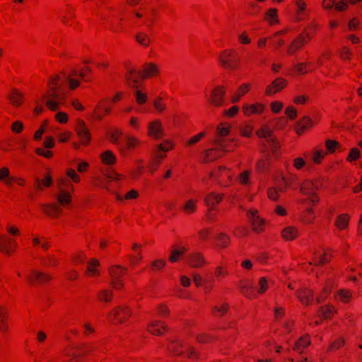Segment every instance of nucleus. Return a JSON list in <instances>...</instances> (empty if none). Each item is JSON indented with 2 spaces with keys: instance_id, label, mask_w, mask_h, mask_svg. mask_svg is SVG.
Masks as SVG:
<instances>
[{
  "instance_id": "f257e3e1",
  "label": "nucleus",
  "mask_w": 362,
  "mask_h": 362,
  "mask_svg": "<svg viewBox=\"0 0 362 362\" xmlns=\"http://www.w3.org/2000/svg\"><path fill=\"white\" fill-rule=\"evenodd\" d=\"M69 82L71 90L77 88L80 83L78 80L64 74V78L59 75H53L48 79L47 91L42 95V99L47 107L51 111H57L64 103L66 95L64 91V83Z\"/></svg>"
},
{
  "instance_id": "f03ea898",
  "label": "nucleus",
  "mask_w": 362,
  "mask_h": 362,
  "mask_svg": "<svg viewBox=\"0 0 362 362\" xmlns=\"http://www.w3.org/2000/svg\"><path fill=\"white\" fill-rule=\"evenodd\" d=\"M71 192H70V191H59V193L56 197L59 204L56 203L42 204H41L42 211L49 217H59L62 211L61 206H68L71 202Z\"/></svg>"
},
{
  "instance_id": "7ed1b4c3",
  "label": "nucleus",
  "mask_w": 362,
  "mask_h": 362,
  "mask_svg": "<svg viewBox=\"0 0 362 362\" xmlns=\"http://www.w3.org/2000/svg\"><path fill=\"white\" fill-rule=\"evenodd\" d=\"M214 147L204 151L202 153L203 161L209 163L223 156L225 152L229 151L228 142L223 139H214Z\"/></svg>"
},
{
  "instance_id": "20e7f679",
  "label": "nucleus",
  "mask_w": 362,
  "mask_h": 362,
  "mask_svg": "<svg viewBox=\"0 0 362 362\" xmlns=\"http://www.w3.org/2000/svg\"><path fill=\"white\" fill-rule=\"evenodd\" d=\"M218 62L223 69L232 71L238 67L240 59L234 49H226L219 53Z\"/></svg>"
},
{
  "instance_id": "39448f33",
  "label": "nucleus",
  "mask_w": 362,
  "mask_h": 362,
  "mask_svg": "<svg viewBox=\"0 0 362 362\" xmlns=\"http://www.w3.org/2000/svg\"><path fill=\"white\" fill-rule=\"evenodd\" d=\"M132 315L130 308L127 305H119L112 309L107 315L108 320L112 324L124 323Z\"/></svg>"
},
{
  "instance_id": "423d86ee",
  "label": "nucleus",
  "mask_w": 362,
  "mask_h": 362,
  "mask_svg": "<svg viewBox=\"0 0 362 362\" xmlns=\"http://www.w3.org/2000/svg\"><path fill=\"white\" fill-rule=\"evenodd\" d=\"M169 351L176 356H183L189 359L194 360L197 358V354L191 346L187 347L179 341H173L168 345Z\"/></svg>"
},
{
  "instance_id": "0eeeda50",
  "label": "nucleus",
  "mask_w": 362,
  "mask_h": 362,
  "mask_svg": "<svg viewBox=\"0 0 362 362\" xmlns=\"http://www.w3.org/2000/svg\"><path fill=\"white\" fill-rule=\"evenodd\" d=\"M210 177L217 180L219 185L222 187L229 186L233 177L230 169L220 166L216 172H211Z\"/></svg>"
},
{
  "instance_id": "6e6552de",
  "label": "nucleus",
  "mask_w": 362,
  "mask_h": 362,
  "mask_svg": "<svg viewBox=\"0 0 362 362\" xmlns=\"http://www.w3.org/2000/svg\"><path fill=\"white\" fill-rule=\"evenodd\" d=\"M225 87L223 86H217L210 92L208 101L214 107H221L225 103Z\"/></svg>"
},
{
  "instance_id": "1a4fd4ad",
  "label": "nucleus",
  "mask_w": 362,
  "mask_h": 362,
  "mask_svg": "<svg viewBox=\"0 0 362 362\" xmlns=\"http://www.w3.org/2000/svg\"><path fill=\"white\" fill-rule=\"evenodd\" d=\"M98 349V347L95 344H85L77 348L76 351L67 352L66 355L71 358L69 362H78L81 356L89 355Z\"/></svg>"
},
{
  "instance_id": "9d476101",
  "label": "nucleus",
  "mask_w": 362,
  "mask_h": 362,
  "mask_svg": "<svg viewBox=\"0 0 362 362\" xmlns=\"http://www.w3.org/2000/svg\"><path fill=\"white\" fill-rule=\"evenodd\" d=\"M17 243L13 238L7 235H0V251L10 256L16 250Z\"/></svg>"
},
{
  "instance_id": "9b49d317",
  "label": "nucleus",
  "mask_w": 362,
  "mask_h": 362,
  "mask_svg": "<svg viewBox=\"0 0 362 362\" xmlns=\"http://www.w3.org/2000/svg\"><path fill=\"white\" fill-rule=\"evenodd\" d=\"M28 281L33 285L43 284L52 280V276L47 273L32 269L30 274L26 277Z\"/></svg>"
},
{
  "instance_id": "f8f14e48",
  "label": "nucleus",
  "mask_w": 362,
  "mask_h": 362,
  "mask_svg": "<svg viewBox=\"0 0 362 362\" xmlns=\"http://www.w3.org/2000/svg\"><path fill=\"white\" fill-rule=\"evenodd\" d=\"M309 42L300 34H298L289 44L287 47L286 53L291 56L300 51L303 47Z\"/></svg>"
},
{
  "instance_id": "ddd939ff",
  "label": "nucleus",
  "mask_w": 362,
  "mask_h": 362,
  "mask_svg": "<svg viewBox=\"0 0 362 362\" xmlns=\"http://www.w3.org/2000/svg\"><path fill=\"white\" fill-rule=\"evenodd\" d=\"M288 85V81L284 78L278 77L274 79L266 88L265 94L272 95L281 91Z\"/></svg>"
},
{
  "instance_id": "4468645a",
  "label": "nucleus",
  "mask_w": 362,
  "mask_h": 362,
  "mask_svg": "<svg viewBox=\"0 0 362 362\" xmlns=\"http://www.w3.org/2000/svg\"><path fill=\"white\" fill-rule=\"evenodd\" d=\"M148 135L156 139H160L165 136L163 127L160 120L156 119L148 124Z\"/></svg>"
},
{
  "instance_id": "2eb2a0df",
  "label": "nucleus",
  "mask_w": 362,
  "mask_h": 362,
  "mask_svg": "<svg viewBox=\"0 0 362 362\" xmlns=\"http://www.w3.org/2000/svg\"><path fill=\"white\" fill-rule=\"evenodd\" d=\"M256 214L257 211L255 214L250 210V228L253 232L259 234L265 230L266 223L264 218L256 215Z\"/></svg>"
},
{
  "instance_id": "dca6fc26",
  "label": "nucleus",
  "mask_w": 362,
  "mask_h": 362,
  "mask_svg": "<svg viewBox=\"0 0 362 362\" xmlns=\"http://www.w3.org/2000/svg\"><path fill=\"white\" fill-rule=\"evenodd\" d=\"M76 130L78 137L80 138L81 142L83 145H88L90 141L91 136L90 133L86 126L85 122L78 119L77 122Z\"/></svg>"
},
{
  "instance_id": "f3484780",
  "label": "nucleus",
  "mask_w": 362,
  "mask_h": 362,
  "mask_svg": "<svg viewBox=\"0 0 362 362\" xmlns=\"http://www.w3.org/2000/svg\"><path fill=\"white\" fill-rule=\"evenodd\" d=\"M159 74V68L154 63H148L144 65L142 71H139L138 75L143 79L156 76Z\"/></svg>"
},
{
  "instance_id": "a211bd4d",
  "label": "nucleus",
  "mask_w": 362,
  "mask_h": 362,
  "mask_svg": "<svg viewBox=\"0 0 362 362\" xmlns=\"http://www.w3.org/2000/svg\"><path fill=\"white\" fill-rule=\"evenodd\" d=\"M313 123L312 119L308 116H304L296 125L295 130L298 135L300 136L304 132L313 127Z\"/></svg>"
},
{
  "instance_id": "6ab92c4d",
  "label": "nucleus",
  "mask_w": 362,
  "mask_h": 362,
  "mask_svg": "<svg viewBox=\"0 0 362 362\" xmlns=\"http://www.w3.org/2000/svg\"><path fill=\"white\" fill-rule=\"evenodd\" d=\"M281 235L285 241H293L299 237L300 233L296 227L289 226L281 230Z\"/></svg>"
},
{
  "instance_id": "aec40b11",
  "label": "nucleus",
  "mask_w": 362,
  "mask_h": 362,
  "mask_svg": "<svg viewBox=\"0 0 362 362\" xmlns=\"http://www.w3.org/2000/svg\"><path fill=\"white\" fill-rule=\"evenodd\" d=\"M337 286L336 281L332 279H329L326 281L325 286L322 290L321 293L317 298V302L318 303H322L329 294L331 293L332 289Z\"/></svg>"
},
{
  "instance_id": "412c9836",
  "label": "nucleus",
  "mask_w": 362,
  "mask_h": 362,
  "mask_svg": "<svg viewBox=\"0 0 362 362\" xmlns=\"http://www.w3.org/2000/svg\"><path fill=\"white\" fill-rule=\"evenodd\" d=\"M187 262L193 268L202 267L206 263L204 256L199 252L189 254L187 256Z\"/></svg>"
},
{
  "instance_id": "4be33fe9",
  "label": "nucleus",
  "mask_w": 362,
  "mask_h": 362,
  "mask_svg": "<svg viewBox=\"0 0 362 362\" xmlns=\"http://www.w3.org/2000/svg\"><path fill=\"white\" fill-rule=\"evenodd\" d=\"M296 296L303 305H308L313 300V292L308 288L298 290Z\"/></svg>"
},
{
  "instance_id": "5701e85b",
  "label": "nucleus",
  "mask_w": 362,
  "mask_h": 362,
  "mask_svg": "<svg viewBox=\"0 0 362 362\" xmlns=\"http://www.w3.org/2000/svg\"><path fill=\"white\" fill-rule=\"evenodd\" d=\"M127 74L125 76L127 84L129 86L134 89L139 88V81L137 77L135 76L136 71L134 68L127 66Z\"/></svg>"
},
{
  "instance_id": "b1692460",
  "label": "nucleus",
  "mask_w": 362,
  "mask_h": 362,
  "mask_svg": "<svg viewBox=\"0 0 362 362\" xmlns=\"http://www.w3.org/2000/svg\"><path fill=\"white\" fill-rule=\"evenodd\" d=\"M319 28V24L313 21L308 24L300 34L310 42V40L315 35Z\"/></svg>"
},
{
  "instance_id": "393cba45",
  "label": "nucleus",
  "mask_w": 362,
  "mask_h": 362,
  "mask_svg": "<svg viewBox=\"0 0 362 362\" xmlns=\"http://www.w3.org/2000/svg\"><path fill=\"white\" fill-rule=\"evenodd\" d=\"M166 326L160 321H152L148 326V331L155 335H161L166 330Z\"/></svg>"
},
{
  "instance_id": "a878e982",
  "label": "nucleus",
  "mask_w": 362,
  "mask_h": 362,
  "mask_svg": "<svg viewBox=\"0 0 362 362\" xmlns=\"http://www.w3.org/2000/svg\"><path fill=\"white\" fill-rule=\"evenodd\" d=\"M223 197V194L211 192L206 196L204 201L209 208L214 209L215 206L222 201Z\"/></svg>"
},
{
  "instance_id": "bb28decb",
  "label": "nucleus",
  "mask_w": 362,
  "mask_h": 362,
  "mask_svg": "<svg viewBox=\"0 0 362 362\" xmlns=\"http://www.w3.org/2000/svg\"><path fill=\"white\" fill-rule=\"evenodd\" d=\"M264 145L265 146L266 148L270 149L274 157L277 158L279 156V150L281 148V145L276 137L265 140V143H264Z\"/></svg>"
},
{
  "instance_id": "cd10ccee",
  "label": "nucleus",
  "mask_w": 362,
  "mask_h": 362,
  "mask_svg": "<svg viewBox=\"0 0 362 362\" xmlns=\"http://www.w3.org/2000/svg\"><path fill=\"white\" fill-rule=\"evenodd\" d=\"M350 221V216L348 214H341L336 217L334 226L340 230L348 228Z\"/></svg>"
},
{
  "instance_id": "c85d7f7f",
  "label": "nucleus",
  "mask_w": 362,
  "mask_h": 362,
  "mask_svg": "<svg viewBox=\"0 0 362 362\" xmlns=\"http://www.w3.org/2000/svg\"><path fill=\"white\" fill-rule=\"evenodd\" d=\"M310 344L309 335H303L300 337L295 343L293 349L299 353H302Z\"/></svg>"
},
{
  "instance_id": "c756f323",
  "label": "nucleus",
  "mask_w": 362,
  "mask_h": 362,
  "mask_svg": "<svg viewBox=\"0 0 362 362\" xmlns=\"http://www.w3.org/2000/svg\"><path fill=\"white\" fill-rule=\"evenodd\" d=\"M23 94L16 89H13L8 95V99L15 107L21 106L23 103Z\"/></svg>"
},
{
  "instance_id": "7c9ffc66",
  "label": "nucleus",
  "mask_w": 362,
  "mask_h": 362,
  "mask_svg": "<svg viewBox=\"0 0 362 362\" xmlns=\"http://www.w3.org/2000/svg\"><path fill=\"white\" fill-rule=\"evenodd\" d=\"M268 289V282L265 277H261L258 282L257 293L250 292V298H257L258 295L264 294Z\"/></svg>"
},
{
  "instance_id": "2f4dec72",
  "label": "nucleus",
  "mask_w": 362,
  "mask_h": 362,
  "mask_svg": "<svg viewBox=\"0 0 362 362\" xmlns=\"http://www.w3.org/2000/svg\"><path fill=\"white\" fill-rule=\"evenodd\" d=\"M215 239L216 241V245L220 248L227 247L230 242V237L224 233L217 234Z\"/></svg>"
},
{
  "instance_id": "473e14b6",
  "label": "nucleus",
  "mask_w": 362,
  "mask_h": 362,
  "mask_svg": "<svg viewBox=\"0 0 362 362\" xmlns=\"http://www.w3.org/2000/svg\"><path fill=\"white\" fill-rule=\"evenodd\" d=\"M126 272L127 269L120 265H115L109 269V273L111 279L122 278Z\"/></svg>"
},
{
  "instance_id": "72a5a7b5",
  "label": "nucleus",
  "mask_w": 362,
  "mask_h": 362,
  "mask_svg": "<svg viewBox=\"0 0 362 362\" xmlns=\"http://www.w3.org/2000/svg\"><path fill=\"white\" fill-rule=\"evenodd\" d=\"M264 20L269 25L277 23L279 22L277 9L274 8H269L265 13Z\"/></svg>"
},
{
  "instance_id": "f704fd0d",
  "label": "nucleus",
  "mask_w": 362,
  "mask_h": 362,
  "mask_svg": "<svg viewBox=\"0 0 362 362\" xmlns=\"http://www.w3.org/2000/svg\"><path fill=\"white\" fill-rule=\"evenodd\" d=\"M8 316V310L4 307L0 306V332H1L8 331V327L6 323Z\"/></svg>"
},
{
  "instance_id": "c9c22d12",
  "label": "nucleus",
  "mask_w": 362,
  "mask_h": 362,
  "mask_svg": "<svg viewBox=\"0 0 362 362\" xmlns=\"http://www.w3.org/2000/svg\"><path fill=\"white\" fill-rule=\"evenodd\" d=\"M337 300H340L344 303H349L352 297V293L349 290L341 289L334 295Z\"/></svg>"
},
{
  "instance_id": "e433bc0d",
  "label": "nucleus",
  "mask_w": 362,
  "mask_h": 362,
  "mask_svg": "<svg viewBox=\"0 0 362 362\" xmlns=\"http://www.w3.org/2000/svg\"><path fill=\"white\" fill-rule=\"evenodd\" d=\"M270 156L269 153H265L264 157L258 160L257 163V169L259 172H264L269 169L270 164Z\"/></svg>"
},
{
  "instance_id": "4c0bfd02",
  "label": "nucleus",
  "mask_w": 362,
  "mask_h": 362,
  "mask_svg": "<svg viewBox=\"0 0 362 362\" xmlns=\"http://www.w3.org/2000/svg\"><path fill=\"white\" fill-rule=\"evenodd\" d=\"M98 299L101 302L110 303L113 298V293L110 289H103L97 294Z\"/></svg>"
},
{
  "instance_id": "58836bf2",
  "label": "nucleus",
  "mask_w": 362,
  "mask_h": 362,
  "mask_svg": "<svg viewBox=\"0 0 362 362\" xmlns=\"http://www.w3.org/2000/svg\"><path fill=\"white\" fill-rule=\"evenodd\" d=\"M288 188L296 189L299 186V180L297 175H291L288 177H282Z\"/></svg>"
},
{
  "instance_id": "ea45409f",
  "label": "nucleus",
  "mask_w": 362,
  "mask_h": 362,
  "mask_svg": "<svg viewBox=\"0 0 362 362\" xmlns=\"http://www.w3.org/2000/svg\"><path fill=\"white\" fill-rule=\"evenodd\" d=\"M256 134L259 138H264L266 140L273 139V132L267 125H263L256 132Z\"/></svg>"
},
{
  "instance_id": "a19ab883",
  "label": "nucleus",
  "mask_w": 362,
  "mask_h": 362,
  "mask_svg": "<svg viewBox=\"0 0 362 362\" xmlns=\"http://www.w3.org/2000/svg\"><path fill=\"white\" fill-rule=\"evenodd\" d=\"M57 187L59 191L64 190L70 191V192L74 191V185L69 179L65 177L59 180L57 182Z\"/></svg>"
},
{
  "instance_id": "79ce46f5",
  "label": "nucleus",
  "mask_w": 362,
  "mask_h": 362,
  "mask_svg": "<svg viewBox=\"0 0 362 362\" xmlns=\"http://www.w3.org/2000/svg\"><path fill=\"white\" fill-rule=\"evenodd\" d=\"M327 152L325 151L323 149H318L317 148H315L313 150L312 161L315 164H320L322 162Z\"/></svg>"
},
{
  "instance_id": "37998d69",
  "label": "nucleus",
  "mask_w": 362,
  "mask_h": 362,
  "mask_svg": "<svg viewBox=\"0 0 362 362\" xmlns=\"http://www.w3.org/2000/svg\"><path fill=\"white\" fill-rule=\"evenodd\" d=\"M100 265V262L96 259H92L88 262V268L86 272V274L90 276L98 275L97 267Z\"/></svg>"
},
{
  "instance_id": "c03bdc74",
  "label": "nucleus",
  "mask_w": 362,
  "mask_h": 362,
  "mask_svg": "<svg viewBox=\"0 0 362 362\" xmlns=\"http://www.w3.org/2000/svg\"><path fill=\"white\" fill-rule=\"evenodd\" d=\"M300 192L303 194H310L315 192L314 183L311 180L304 181L300 187Z\"/></svg>"
},
{
  "instance_id": "a18cd8bd",
  "label": "nucleus",
  "mask_w": 362,
  "mask_h": 362,
  "mask_svg": "<svg viewBox=\"0 0 362 362\" xmlns=\"http://www.w3.org/2000/svg\"><path fill=\"white\" fill-rule=\"evenodd\" d=\"M249 90L248 85L247 83L241 86L238 91L231 97V102L233 103H238L241 97L244 95Z\"/></svg>"
},
{
  "instance_id": "49530a36",
  "label": "nucleus",
  "mask_w": 362,
  "mask_h": 362,
  "mask_svg": "<svg viewBox=\"0 0 362 362\" xmlns=\"http://www.w3.org/2000/svg\"><path fill=\"white\" fill-rule=\"evenodd\" d=\"M320 313L325 319H331L336 313V310L332 305H325L320 308Z\"/></svg>"
},
{
  "instance_id": "de8ad7c7",
  "label": "nucleus",
  "mask_w": 362,
  "mask_h": 362,
  "mask_svg": "<svg viewBox=\"0 0 362 362\" xmlns=\"http://www.w3.org/2000/svg\"><path fill=\"white\" fill-rule=\"evenodd\" d=\"M101 159L104 164L109 165L115 164L116 161V157L110 151H106L102 153Z\"/></svg>"
},
{
  "instance_id": "09e8293b",
  "label": "nucleus",
  "mask_w": 362,
  "mask_h": 362,
  "mask_svg": "<svg viewBox=\"0 0 362 362\" xmlns=\"http://www.w3.org/2000/svg\"><path fill=\"white\" fill-rule=\"evenodd\" d=\"M100 108L103 110L105 114H106V115H109L111 112V108L110 107H103L102 106V102H100V104L98 106H96V107L95 108V110L93 112V115H92L93 117L96 120H102L103 118V116L100 113H99L98 111V110Z\"/></svg>"
},
{
  "instance_id": "8fccbe9b",
  "label": "nucleus",
  "mask_w": 362,
  "mask_h": 362,
  "mask_svg": "<svg viewBox=\"0 0 362 362\" xmlns=\"http://www.w3.org/2000/svg\"><path fill=\"white\" fill-rule=\"evenodd\" d=\"M311 64V62H301L298 63L293 66V69L298 74H305L308 73L309 71V66Z\"/></svg>"
},
{
  "instance_id": "3c124183",
  "label": "nucleus",
  "mask_w": 362,
  "mask_h": 362,
  "mask_svg": "<svg viewBox=\"0 0 362 362\" xmlns=\"http://www.w3.org/2000/svg\"><path fill=\"white\" fill-rule=\"evenodd\" d=\"M228 309V304L222 303L220 305H216L212 309V313L215 316L221 317L223 316Z\"/></svg>"
},
{
  "instance_id": "603ef678",
  "label": "nucleus",
  "mask_w": 362,
  "mask_h": 362,
  "mask_svg": "<svg viewBox=\"0 0 362 362\" xmlns=\"http://www.w3.org/2000/svg\"><path fill=\"white\" fill-rule=\"evenodd\" d=\"M327 153H334L340 147V144L335 140L327 139L325 141Z\"/></svg>"
},
{
  "instance_id": "864d4df0",
  "label": "nucleus",
  "mask_w": 362,
  "mask_h": 362,
  "mask_svg": "<svg viewBox=\"0 0 362 362\" xmlns=\"http://www.w3.org/2000/svg\"><path fill=\"white\" fill-rule=\"evenodd\" d=\"M122 131L119 129L116 128L110 130L107 134V136L113 144H117L119 141V138L122 136Z\"/></svg>"
},
{
  "instance_id": "5fc2aeb1",
  "label": "nucleus",
  "mask_w": 362,
  "mask_h": 362,
  "mask_svg": "<svg viewBox=\"0 0 362 362\" xmlns=\"http://www.w3.org/2000/svg\"><path fill=\"white\" fill-rule=\"evenodd\" d=\"M136 40L144 47H148L151 43L150 37L144 33H139L136 35Z\"/></svg>"
},
{
  "instance_id": "6e6d98bb",
  "label": "nucleus",
  "mask_w": 362,
  "mask_h": 362,
  "mask_svg": "<svg viewBox=\"0 0 362 362\" xmlns=\"http://www.w3.org/2000/svg\"><path fill=\"white\" fill-rule=\"evenodd\" d=\"M315 219L314 211L312 209H308L302 215V221L305 224H310Z\"/></svg>"
},
{
  "instance_id": "4d7b16f0",
  "label": "nucleus",
  "mask_w": 362,
  "mask_h": 362,
  "mask_svg": "<svg viewBox=\"0 0 362 362\" xmlns=\"http://www.w3.org/2000/svg\"><path fill=\"white\" fill-rule=\"evenodd\" d=\"M230 126L228 124H221L217 127V135L214 139H222L221 137L226 136L228 134Z\"/></svg>"
},
{
  "instance_id": "13d9d810",
  "label": "nucleus",
  "mask_w": 362,
  "mask_h": 362,
  "mask_svg": "<svg viewBox=\"0 0 362 362\" xmlns=\"http://www.w3.org/2000/svg\"><path fill=\"white\" fill-rule=\"evenodd\" d=\"M185 251H186L185 247L173 250L171 252L170 257H169L170 262H175L178 261L180 257L184 254V252Z\"/></svg>"
},
{
  "instance_id": "bf43d9fd",
  "label": "nucleus",
  "mask_w": 362,
  "mask_h": 362,
  "mask_svg": "<svg viewBox=\"0 0 362 362\" xmlns=\"http://www.w3.org/2000/svg\"><path fill=\"white\" fill-rule=\"evenodd\" d=\"M183 209L188 214H192L196 211L197 209V200L189 199L184 205Z\"/></svg>"
},
{
  "instance_id": "052dcab7",
  "label": "nucleus",
  "mask_w": 362,
  "mask_h": 362,
  "mask_svg": "<svg viewBox=\"0 0 362 362\" xmlns=\"http://www.w3.org/2000/svg\"><path fill=\"white\" fill-rule=\"evenodd\" d=\"M265 110V105L260 103L250 105V114H262Z\"/></svg>"
},
{
  "instance_id": "680f3d73",
  "label": "nucleus",
  "mask_w": 362,
  "mask_h": 362,
  "mask_svg": "<svg viewBox=\"0 0 362 362\" xmlns=\"http://www.w3.org/2000/svg\"><path fill=\"white\" fill-rule=\"evenodd\" d=\"M279 193L281 192L276 187H269L267 190L268 197L274 202H277L279 200Z\"/></svg>"
},
{
  "instance_id": "e2e57ef3",
  "label": "nucleus",
  "mask_w": 362,
  "mask_h": 362,
  "mask_svg": "<svg viewBox=\"0 0 362 362\" xmlns=\"http://www.w3.org/2000/svg\"><path fill=\"white\" fill-rule=\"evenodd\" d=\"M352 55L351 50L347 47H343L339 50V56L344 60H350L352 58Z\"/></svg>"
},
{
  "instance_id": "0e129e2a",
  "label": "nucleus",
  "mask_w": 362,
  "mask_h": 362,
  "mask_svg": "<svg viewBox=\"0 0 362 362\" xmlns=\"http://www.w3.org/2000/svg\"><path fill=\"white\" fill-rule=\"evenodd\" d=\"M134 95L136 98V101L139 105H143L147 101V95L146 93H142L141 90L137 88L134 91Z\"/></svg>"
},
{
  "instance_id": "69168bd1",
  "label": "nucleus",
  "mask_w": 362,
  "mask_h": 362,
  "mask_svg": "<svg viewBox=\"0 0 362 362\" xmlns=\"http://www.w3.org/2000/svg\"><path fill=\"white\" fill-rule=\"evenodd\" d=\"M360 150L357 148H353L350 150L346 160L349 162L358 160L360 158Z\"/></svg>"
},
{
  "instance_id": "338daca9",
  "label": "nucleus",
  "mask_w": 362,
  "mask_h": 362,
  "mask_svg": "<svg viewBox=\"0 0 362 362\" xmlns=\"http://www.w3.org/2000/svg\"><path fill=\"white\" fill-rule=\"evenodd\" d=\"M349 7L348 0H340L339 2L336 3L334 5V8L336 11L339 12H343L347 10Z\"/></svg>"
},
{
  "instance_id": "774afa93",
  "label": "nucleus",
  "mask_w": 362,
  "mask_h": 362,
  "mask_svg": "<svg viewBox=\"0 0 362 362\" xmlns=\"http://www.w3.org/2000/svg\"><path fill=\"white\" fill-rule=\"evenodd\" d=\"M128 258L132 265H136L139 264L141 259H142L141 251L134 252V254L133 255H129L128 256Z\"/></svg>"
}]
</instances>
